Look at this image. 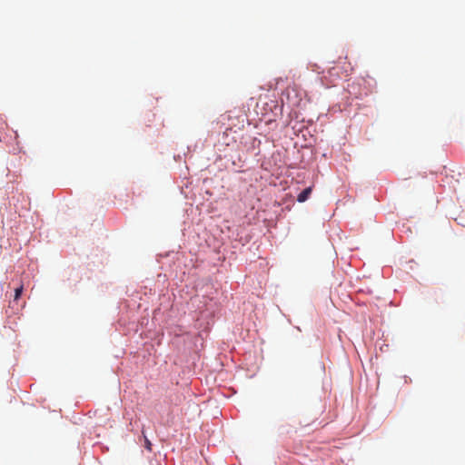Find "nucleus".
<instances>
[{"label":"nucleus","instance_id":"obj_2","mask_svg":"<svg viewBox=\"0 0 465 465\" xmlns=\"http://www.w3.org/2000/svg\"><path fill=\"white\" fill-rule=\"evenodd\" d=\"M23 285H20L19 287L15 289V296L13 300V303L16 302L18 299L20 298L22 292H23Z\"/></svg>","mask_w":465,"mask_h":465},{"label":"nucleus","instance_id":"obj_3","mask_svg":"<svg viewBox=\"0 0 465 465\" xmlns=\"http://www.w3.org/2000/svg\"><path fill=\"white\" fill-rule=\"evenodd\" d=\"M144 447L149 450L151 451L152 450V443L150 442V440L144 437Z\"/></svg>","mask_w":465,"mask_h":465},{"label":"nucleus","instance_id":"obj_1","mask_svg":"<svg viewBox=\"0 0 465 465\" xmlns=\"http://www.w3.org/2000/svg\"><path fill=\"white\" fill-rule=\"evenodd\" d=\"M312 187H311V186H310V187L305 188L302 192H301V193L298 194V196H297V201H298L299 203H303V202H305V201L310 197V195H311V193H312Z\"/></svg>","mask_w":465,"mask_h":465}]
</instances>
